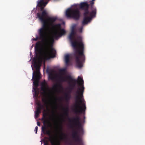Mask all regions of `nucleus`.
Masks as SVG:
<instances>
[{
  "mask_svg": "<svg viewBox=\"0 0 145 145\" xmlns=\"http://www.w3.org/2000/svg\"><path fill=\"white\" fill-rule=\"evenodd\" d=\"M77 130L78 131H74L72 133V137L73 139L74 138H76V137L79 135H82L84 133V132L83 133H80L78 128Z\"/></svg>",
  "mask_w": 145,
  "mask_h": 145,
  "instance_id": "nucleus-11",
  "label": "nucleus"
},
{
  "mask_svg": "<svg viewBox=\"0 0 145 145\" xmlns=\"http://www.w3.org/2000/svg\"><path fill=\"white\" fill-rule=\"evenodd\" d=\"M89 6V5L86 2L81 3L79 5L80 8L84 11V18L82 22L83 25L88 24L93 18L95 17L96 8H93L92 10L89 12L88 10Z\"/></svg>",
  "mask_w": 145,
  "mask_h": 145,
  "instance_id": "nucleus-4",
  "label": "nucleus"
},
{
  "mask_svg": "<svg viewBox=\"0 0 145 145\" xmlns=\"http://www.w3.org/2000/svg\"><path fill=\"white\" fill-rule=\"evenodd\" d=\"M37 125L38 126H40V122H39V121L37 122Z\"/></svg>",
  "mask_w": 145,
  "mask_h": 145,
  "instance_id": "nucleus-26",
  "label": "nucleus"
},
{
  "mask_svg": "<svg viewBox=\"0 0 145 145\" xmlns=\"http://www.w3.org/2000/svg\"><path fill=\"white\" fill-rule=\"evenodd\" d=\"M41 42L40 41L37 42L35 44V49L36 51V58L33 59L32 62L34 67L36 68V71L33 72V89L35 92V95H38L37 89L38 86V83L40 79V73L39 69L41 63L42 61V58L40 55L41 53Z\"/></svg>",
  "mask_w": 145,
  "mask_h": 145,
  "instance_id": "nucleus-3",
  "label": "nucleus"
},
{
  "mask_svg": "<svg viewBox=\"0 0 145 145\" xmlns=\"http://www.w3.org/2000/svg\"><path fill=\"white\" fill-rule=\"evenodd\" d=\"M84 119H85V116H84Z\"/></svg>",
  "mask_w": 145,
  "mask_h": 145,
  "instance_id": "nucleus-28",
  "label": "nucleus"
},
{
  "mask_svg": "<svg viewBox=\"0 0 145 145\" xmlns=\"http://www.w3.org/2000/svg\"><path fill=\"white\" fill-rule=\"evenodd\" d=\"M65 14L68 18H72L75 20H78L80 17V12L77 8H69L66 12Z\"/></svg>",
  "mask_w": 145,
  "mask_h": 145,
  "instance_id": "nucleus-7",
  "label": "nucleus"
},
{
  "mask_svg": "<svg viewBox=\"0 0 145 145\" xmlns=\"http://www.w3.org/2000/svg\"><path fill=\"white\" fill-rule=\"evenodd\" d=\"M47 113L43 114L42 120L43 121V126L42 127V131L44 134H46L50 137L49 140L52 145H60V141L58 140L56 141L54 140L51 131L47 130L46 125H48L50 124V122L47 117Z\"/></svg>",
  "mask_w": 145,
  "mask_h": 145,
  "instance_id": "nucleus-5",
  "label": "nucleus"
},
{
  "mask_svg": "<svg viewBox=\"0 0 145 145\" xmlns=\"http://www.w3.org/2000/svg\"><path fill=\"white\" fill-rule=\"evenodd\" d=\"M71 91L68 90L67 93H65V101L67 103H68L69 100L71 98Z\"/></svg>",
  "mask_w": 145,
  "mask_h": 145,
  "instance_id": "nucleus-10",
  "label": "nucleus"
},
{
  "mask_svg": "<svg viewBox=\"0 0 145 145\" xmlns=\"http://www.w3.org/2000/svg\"><path fill=\"white\" fill-rule=\"evenodd\" d=\"M40 113L38 112H36L35 111V118H37L39 115V114Z\"/></svg>",
  "mask_w": 145,
  "mask_h": 145,
  "instance_id": "nucleus-20",
  "label": "nucleus"
},
{
  "mask_svg": "<svg viewBox=\"0 0 145 145\" xmlns=\"http://www.w3.org/2000/svg\"><path fill=\"white\" fill-rule=\"evenodd\" d=\"M77 83L80 86L78 88L76 91L77 94L75 98V103L73 106V110L77 114H84L86 109V102L83 98V94L84 88V81L82 78L78 76Z\"/></svg>",
  "mask_w": 145,
  "mask_h": 145,
  "instance_id": "nucleus-2",
  "label": "nucleus"
},
{
  "mask_svg": "<svg viewBox=\"0 0 145 145\" xmlns=\"http://www.w3.org/2000/svg\"><path fill=\"white\" fill-rule=\"evenodd\" d=\"M65 70L64 69H61L59 71V73L63 74L65 72Z\"/></svg>",
  "mask_w": 145,
  "mask_h": 145,
  "instance_id": "nucleus-19",
  "label": "nucleus"
},
{
  "mask_svg": "<svg viewBox=\"0 0 145 145\" xmlns=\"http://www.w3.org/2000/svg\"><path fill=\"white\" fill-rule=\"evenodd\" d=\"M70 34L73 35L74 36V31L73 30H72L71 33H70Z\"/></svg>",
  "mask_w": 145,
  "mask_h": 145,
  "instance_id": "nucleus-22",
  "label": "nucleus"
},
{
  "mask_svg": "<svg viewBox=\"0 0 145 145\" xmlns=\"http://www.w3.org/2000/svg\"><path fill=\"white\" fill-rule=\"evenodd\" d=\"M60 131L61 132V135L60 137V138L61 140H63L65 139L67 137L66 135L62 132V127H60Z\"/></svg>",
  "mask_w": 145,
  "mask_h": 145,
  "instance_id": "nucleus-13",
  "label": "nucleus"
},
{
  "mask_svg": "<svg viewBox=\"0 0 145 145\" xmlns=\"http://www.w3.org/2000/svg\"><path fill=\"white\" fill-rule=\"evenodd\" d=\"M85 120H83V123H84V122H85Z\"/></svg>",
  "mask_w": 145,
  "mask_h": 145,
  "instance_id": "nucleus-27",
  "label": "nucleus"
},
{
  "mask_svg": "<svg viewBox=\"0 0 145 145\" xmlns=\"http://www.w3.org/2000/svg\"><path fill=\"white\" fill-rule=\"evenodd\" d=\"M41 89L44 92H46L49 90V88L47 82L45 81L41 84Z\"/></svg>",
  "mask_w": 145,
  "mask_h": 145,
  "instance_id": "nucleus-9",
  "label": "nucleus"
},
{
  "mask_svg": "<svg viewBox=\"0 0 145 145\" xmlns=\"http://www.w3.org/2000/svg\"><path fill=\"white\" fill-rule=\"evenodd\" d=\"M58 87L62 88V86L60 84H56L54 85L52 87V89L57 90Z\"/></svg>",
  "mask_w": 145,
  "mask_h": 145,
  "instance_id": "nucleus-15",
  "label": "nucleus"
},
{
  "mask_svg": "<svg viewBox=\"0 0 145 145\" xmlns=\"http://www.w3.org/2000/svg\"><path fill=\"white\" fill-rule=\"evenodd\" d=\"M95 0H92L91 1H93L94 2V1H95Z\"/></svg>",
  "mask_w": 145,
  "mask_h": 145,
  "instance_id": "nucleus-29",
  "label": "nucleus"
},
{
  "mask_svg": "<svg viewBox=\"0 0 145 145\" xmlns=\"http://www.w3.org/2000/svg\"><path fill=\"white\" fill-rule=\"evenodd\" d=\"M39 106L37 108L36 112H38L39 113L41 112V110L42 108H43V106L41 105L40 104L38 105Z\"/></svg>",
  "mask_w": 145,
  "mask_h": 145,
  "instance_id": "nucleus-16",
  "label": "nucleus"
},
{
  "mask_svg": "<svg viewBox=\"0 0 145 145\" xmlns=\"http://www.w3.org/2000/svg\"><path fill=\"white\" fill-rule=\"evenodd\" d=\"M59 80L62 82H68L69 85L68 88L69 90L72 91L74 89L76 85V80L72 78L70 75H68L66 77H64L62 75L59 77Z\"/></svg>",
  "mask_w": 145,
  "mask_h": 145,
  "instance_id": "nucleus-6",
  "label": "nucleus"
},
{
  "mask_svg": "<svg viewBox=\"0 0 145 145\" xmlns=\"http://www.w3.org/2000/svg\"><path fill=\"white\" fill-rule=\"evenodd\" d=\"M83 29V26H81L79 29V31L80 32H82V30Z\"/></svg>",
  "mask_w": 145,
  "mask_h": 145,
  "instance_id": "nucleus-23",
  "label": "nucleus"
},
{
  "mask_svg": "<svg viewBox=\"0 0 145 145\" xmlns=\"http://www.w3.org/2000/svg\"><path fill=\"white\" fill-rule=\"evenodd\" d=\"M70 55L68 54L66 55L65 56V63L66 65H69L70 62Z\"/></svg>",
  "mask_w": 145,
  "mask_h": 145,
  "instance_id": "nucleus-14",
  "label": "nucleus"
},
{
  "mask_svg": "<svg viewBox=\"0 0 145 145\" xmlns=\"http://www.w3.org/2000/svg\"><path fill=\"white\" fill-rule=\"evenodd\" d=\"M80 120V117L78 116L73 117L71 120L69 119L70 122H72L74 125L77 127L80 133H83L84 130L82 123Z\"/></svg>",
  "mask_w": 145,
  "mask_h": 145,
  "instance_id": "nucleus-8",
  "label": "nucleus"
},
{
  "mask_svg": "<svg viewBox=\"0 0 145 145\" xmlns=\"http://www.w3.org/2000/svg\"><path fill=\"white\" fill-rule=\"evenodd\" d=\"M69 38L75 51L74 56L77 66L78 67L81 68L82 67L83 63L85 60V56L84 54V45L82 38L80 36H78L77 37V40H74V36L70 34Z\"/></svg>",
  "mask_w": 145,
  "mask_h": 145,
  "instance_id": "nucleus-1",
  "label": "nucleus"
},
{
  "mask_svg": "<svg viewBox=\"0 0 145 145\" xmlns=\"http://www.w3.org/2000/svg\"><path fill=\"white\" fill-rule=\"evenodd\" d=\"M51 79H53V77H52L51 78Z\"/></svg>",
  "mask_w": 145,
  "mask_h": 145,
  "instance_id": "nucleus-30",
  "label": "nucleus"
},
{
  "mask_svg": "<svg viewBox=\"0 0 145 145\" xmlns=\"http://www.w3.org/2000/svg\"><path fill=\"white\" fill-rule=\"evenodd\" d=\"M38 39V38L37 37L36 38H33V40L36 41Z\"/></svg>",
  "mask_w": 145,
  "mask_h": 145,
  "instance_id": "nucleus-25",
  "label": "nucleus"
},
{
  "mask_svg": "<svg viewBox=\"0 0 145 145\" xmlns=\"http://www.w3.org/2000/svg\"><path fill=\"white\" fill-rule=\"evenodd\" d=\"M46 144H47V143H46V144H45V145Z\"/></svg>",
  "mask_w": 145,
  "mask_h": 145,
  "instance_id": "nucleus-31",
  "label": "nucleus"
},
{
  "mask_svg": "<svg viewBox=\"0 0 145 145\" xmlns=\"http://www.w3.org/2000/svg\"><path fill=\"white\" fill-rule=\"evenodd\" d=\"M94 2L92 1H90V3L91 5V10H92L93 8H96L95 7H94L93 5V4H94Z\"/></svg>",
  "mask_w": 145,
  "mask_h": 145,
  "instance_id": "nucleus-18",
  "label": "nucleus"
},
{
  "mask_svg": "<svg viewBox=\"0 0 145 145\" xmlns=\"http://www.w3.org/2000/svg\"><path fill=\"white\" fill-rule=\"evenodd\" d=\"M63 110L64 112V114L66 116L68 115V107H67L66 108H63Z\"/></svg>",
  "mask_w": 145,
  "mask_h": 145,
  "instance_id": "nucleus-17",
  "label": "nucleus"
},
{
  "mask_svg": "<svg viewBox=\"0 0 145 145\" xmlns=\"http://www.w3.org/2000/svg\"><path fill=\"white\" fill-rule=\"evenodd\" d=\"M38 128V127L37 126H36L35 127V133L36 134H37V133Z\"/></svg>",
  "mask_w": 145,
  "mask_h": 145,
  "instance_id": "nucleus-21",
  "label": "nucleus"
},
{
  "mask_svg": "<svg viewBox=\"0 0 145 145\" xmlns=\"http://www.w3.org/2000/svg\"><path fill=\"white\" fill-rule=\"evenodd\" d=\"M79 135L76 138H74V139L75 141L77 142V144L79 145H82L83 141L82 139L80 137V136Z\"/></svg>",
  "mask_w": 145,
  "mask_h": 145,
  "instance_id": "nucleus-12",
  "label": "nucleus"
},
{
  "mask_svg": "<svg viewBox=\"0 0 145 145\" xmlns=\"http://www.w3.org/2000/svg\"><path fill=\"white\" fill-rule=\"evenodd\" d=\"M42 101L43 102L45 103L46 104L47 103V102L46 100V99H42Z\"/></svg>",
  "mask_w": 145,
  "mask_h": 145,
  "instance_id": "nucleus-24",
  "label": "nucleus"
}]
</instances>
